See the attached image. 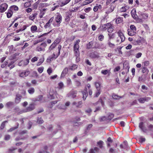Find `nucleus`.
I'll list each match as a JSON object with an SVG mask.
<instances>
[{
	"label": "nucleus",
	"instance_id": "obj_1",
	"mask_svg": "<svg viewBox=\"0 0 153 153\" xmlns=\"http://www.w3.org/2000/svg\"><path fill=\"white\" fill-rule=\"evenodd\" d=\"M80 40L79 39L77 40L74 43L73 47L74 53L75 56H80V52L79 50V45Z\"/></svg>",
	"mask_w": 153,
	"mask_h": 153
},
{
	"label": "nucleus",
	"instance_id": "obj_2",
	"mask_svg": "<svg viewBox=\"0 0 153 153\" xmlns=\"http://www.w3.org/2000/svg\"><path fill=\"white\" fill-rule=\"evenodd\" d=\"M62 16L59 14L55 17V21L53 22L52 25L54 27H59L60 25V23L62 21Z\"/></svg>",
	"mask_w": 153,
	"mask_h": 153
},
{
	"label": "nucleus",
	"instance_id": "obj_3",
	"mask_svg": "<svg viewBox=\"0 0 153 153\" xmlns=\"http://www.w3.org/2000/svg\"><path fill=\"white\" fill-rule=\"evenodd\" d=\"M133 44L135 45H140L141 44L145 43L147 44L146 40L143 37H140L137 40H134L133 42Z\"/></svg>",
	"mask_w": 153,
	"mask_h": 153
},
{
	"label": "nucleus",
	"instance_id": "obj_4",
	"mask_svg": "<svg viewBox=\"0 0 153 153\" xmlns=\"http://www.w3.org/2000/svg\"><path fill=\"white\" fill-rule=\"evenodd\" d=\"M47 45L45 42L42 43L40 45L37 46L36 48V51H44Z\"/></svg>",
	"mask_w": 153,
	"mask_h": 153
},
{
	"label": "nucleus",
	"instance_id": "obj_5",
	"mask_svg": "<svg viewBox=\"0 0 153 153\" xmlns=\"http://www.w3.org/2000/svg\"><path fill=\"white\" fill-rule=\"evenodd\" d=\"M89 56L92 59H98L100 57L99 53L96 51L91 53L89 54Z\"/></svg>",
	"mask_w": 153,
	"mask_h": 153
},
{
	"label": "nucleus",
	"instance_id": "obj_6",
	"mask_svg": "<svg viewBox=\"0 0 153 153\" xmlns=\"http://www.w3.org/2000/svg\"><path fill=\"white\" fill-rule=\"evenodd\" d=\"M8 7L7 4L5 3L2 4L0 5L1 13H3L5 11Z\"/></svg>",
	"mask_w": 153,
	"mask_h": 153
},
{
	"label": "nucleus",
	"instance_id": "obj_7",
	"mask_svg": "<svg viewBox=\"0 0 153 153\" xmlns=\"http://www.w3.org/2000/svg\"><path fill=\"white\" fill-rule=\"evenodd\" d=\"M106 26H108L107 30L109 33H111L114 29V27L113 25L110 23H106Z\"/></svg>",
	"mask_w": 153,
	"mask_h": 153
},
{
	"label": "nucleus",
	"instance_id": "obj_8",
	"mask_svg": "<svg viewBox=\"0 0 153 153\" xmlns=\"http://www.w3.org/2000/svg\"><path fill=\"white\" fill-rule=\"evenodd\" d=\"M30 73V71H23L20 72L19 75L20 77H24L29 75Z\"/></svg>",
	"mask_w": 153,
	"mask_h": 153
},
{
	"label": "nucleus",
	"instance_id": "obj_9",
	"mask_svg": "<svg viewBox=\"0 0 153 153\" xmlns=\"http://www.w3.org/2000/svg\"><path fill=\"white\" fill-rule=\"evenodd\" d=\"M35 108L34 104L33 103H31L25 109V111L24 112H27L31 111L33 110Z\"/></svg>",
	"mask_w": 153,
	"mask_h": 153
},
{
	"label": "nucleus",
	"instance_id": "obj_10",
	"mask_svg": "<svg viewBox=\"0 0 153 153\" xmlns=\"http://www.w3.org/2000/svg\"><path fill=\"white\" fill-rule=\"evenodd\" d=\"M150 100V97H147L143 98H140L138 99V101L140 103H144L145 101H148Z\"/></svg>",
	"mask_w": 153,
	"mask_h": 153
},
{
	"label": "nucleus",
	"instance_id": "obj_11",
	"mask_svg": "<svg viewBox=\"0 0 153 153\" xmlns=\"http://www.w3.org/2000/svg\"><path fill=\"white\" fill-rule=\"evenodd\" d=\"M54 20V17H51L48 21V22L44 26L45 28L47 29L50 27L51 25V23L53 22Z\"/></svg>",
	"mask_w": 153,
	"mask_h": 153
},
{
	"label": "nucleus",
	"instance_id": "obj_12",
	"mask_svg": "<svg viewBox=\"0 0 153 153\" xmlns=\"http://www.w3.org/2000/svg\"><path fill=\"white\" fill-rule=\"evenodd\" d=\"M117 34L121 39V42H124L125 40V37L121 31L120 30H119L117 32Z\"/></svg>",
	"mask_w": 153,
	"mask_h": 153
},
{
	"label": "nucleus",
	"instance_id": "obj_13",
	"mask_svg": "<svg viewBox=\"0 0 153 153\" xmlns=\"http://www.w3.org/2000/svg\"><path fill=\"white\" fill-rule=\"evenodd\" d=\"M82 101H80L77 102H74L72 105H75L76 107L77 108H81L82 106Z\"/></svg>",
	"mask_w": 153,
	"mask_h": 153
},
{
	"label": "nucleus",
	"instance_id": "obj_14",
	"mask_svg": "<svg viewBox=\"0 0 153 153\" xmlns=\"http://www.w3.org/2000/svg\"><path fill=\"white\" fill-rule=\"evenodd\" d=\"M102 7L101 5L99 4H97L93 8V10L95 12L97 11L98 10H101Z\"/></svg>",
	"mask_w": 153,
	"mask_h": 153
},
{
	"label": "nucleus",
	"instance_id": "obj_15",
	"mask_svg": "<svg viewBox=\"0 0 153 153\" xmlns=\"http://www.w3.org/2000/svg\"><path fill=\"white\" fill-rule=\"evenodd\" d=\"M68 71V68L67 67H65L64 68L62 72L60 78H62L64 77L67 74Z\"/></svg>",
	"mask_w": 153,
	"mask_h": 153
},
{
	"label": "nucleus",
	"instance_id": "obj_16",
	"mask_svg": "<svg viewBox=\"0 0 153 153\" xmlns=\"http://www.w3.org/2000/svg\"><path fill=\"white\" fill-rule=\"evenodd\" d=\"M72 16V14L71 12H68L66 13L65 20L66 22H69L70 18Z\"/></svg>",
	"mask_w": 153,
	"mask_h": 153
},
{
	"label": "nucleus",
	"instance_id": "obj_17",
	"mask_svg": "<svg viewBox=\"0 0 153 153\" xmlns=\"http://www.w3.org/2000/svg\"><path fill=\"white\" fill-rule=\"evenodd\" d=\"M99 149L98 148L95 147L94 149H91L88 153H96L99 152Z\"/></svg>",
	"mask_w": 153,
	"mask_h": 153
},
{
	"label": "nucleus",
	"instance_id": "obj_18",
	"mask_svg": "<svg viewBox=\"0 0 153 153\" xmlns=\"http://www.w3.org/2000/svg\"><path fill=\"white\" fill-rule=\"evenodd\" d=\"M82 93L83 94L82 98L84 100H85L88 95L87 88H86L84 91L82 92Z\"/></svg>",
	"mask_w": 153,
	"mask_h": 153
},
{
	"label": "nucleus",
	"instance_id": "obj_19",
	"mask_svg": "<svg viewBox=\"0 0 153 153\" xmlns=\"http://www.w3.org/2000/svg\"><path fill=\"white\" fill-rule=\"evenodd\" d=\"M115 8V6L113 5H110V7L108 9L106 12V14H109L112 12Z\"/></svg>",
	"mask_w": 153,
	"mask_h": 153
},
{
	"label": "nucleus",
	"instance_id": "obj_20",
	"mask_svg": "<svg viewBox=\"0 0 153 153\" xmlns=\"http://www.w3.org/2000/svg\"><path fill=\"white\" fill-rule=\"evenodd\" d=\"M139 127L144 132H146L147 131V129L144 127V124L143 122H140L139 123Z\"/></svg>",
	"mask_w": 153,
	"mask_h": 153
},
{
	"label": "nucleus",
	"instance_id": "obj_21",
	"mask_svg": "<svg viewBox=\"0 0 153 153\" xmlns=\"http://www.w3.org/2000/svg\"><path fill=\"white\" fill-rule=\"evenodd\" d=\"M131 14L132 17L134 19H136L137 18V16L136 14V10L133 9L131 11Z\"/></svg>",
	"mask_w": 153,
	"mask_h": 153
},
{
	"label": "nucleus",
	"instance_id": "obj_22",
	"mask_svg": "<svg viewBox=\"0 0 153 153\" xmlns=\"http://www.w3.org/2000/svg\"><path fill=\"white\" fill-rule=\"evenodd\" d=\"M128 35L130 36H134L136 34V33L135 31L131 30V29H128Z\"/></svg>",
	"mask_w": 153,
	"mask_h": 153
},
{
	"label": "nucleus",
	"instance_id": "obj_23",
	"mask_svg": "<svg viewBox=\"0 0 153 153\" xmlns=\"http://www.w3.org/2000/svg\"><path fill=\"white\" fill-rule=\"evenodd\" d=\"M22 97V96L21 95L17 94L15 100V102L16 103H19L20 102Z\"/></svg>",
	"mask_w": 153,
	"mask_h": 153
},
{
	"label": "nucleus",
	"instance_id": "obj_24",
	"mask_svg": "<svg viewBox=\"0 0 153 153\" xmlns=\"http://www.w3.org/2000/svg\"><path fill=\"white\" fill-rule=\"evenodd\" d=\"M94 85L97 90H101V84L99 82H94Z\"/></svg>",
	"mask_w": 153,
	"mask_h": 153
},
{
	"label": "nucleus",
	"instance_id": "obj_25",
	"mask_svg": "<svg viewBox=\"0 0 153 153\" xmlns=\"http://www.w3.org/2000/svg\"><path fill=\"white\" fill-rule=\"evenodd\" d=\"M77 93V91H71L70 93V95L73 98H74L76 97Z\"/></svg>",
	"mask_w": 153,
	"mask_h": 153
},
{
	"label": "nucleus",
	"instance_id": "obj_26",
	"mask_svg": "<svg viewBox=\"0 0 153 153\" xmlns=\"http://www.w3.org/2000/svg\"><path fill=\"white\" fill-rule=\"evenodd\" d=\"M142 71L143 73H145L147 74L149 72L148 69L145 67H142L141 68Z\"/></svg>",
	"mask_w": 153,
	"mask_h": 153
},
{
	"label": "nucleus",
	"instance_id": "obj_27",
	"mask_svg": "<svg viewBox=\"0 0 153 153\" xmlns=\"http://www.w3.org/2000/svg\"><path fill=\"white\" fill-rule=\"evenodd\" d=\"M37 15V13H35L32 14L29 16V19L30 20L33 21L36 17Z\"/></svg>",
	"mask_w": 153,
	"mask_h": 153
},
{
	"label": "nucleus",
	"instance_id": "obj_28",
	"mask_svg": "<svg viewBox=\"0 0 153 153\" xmlns=\"http://www.w3.org/2000/svg\"><path fill=\"white\" fill-rule=\"evenodd\" d=\"M140 17L144 19H147L148 18V15L146 13H142L141 12V14L139 16Z\"/></svg>",
	"mask_w": 153,
	"mask_h": 153
},
{
	"label": "nucleus",
	"instance_id": "obj_29",
	"mask_svg": "<svg viewBox=\"0 0 153 153\" xmlns=\"http://www.w3.org/2000/svg\"><path fill=\"white\" fill-rule=\"evenodd\" d=\"M37 29V27L36 25H32L30 27L31 31L33 33L36 32Z\"/></svg>",
	"mask_w": 153,
	"mask_h": 153
},
{
	"label": "nucleus",
	"instance_id": "obj_30",
	"mask_svg": "<svg viewBox=\"0 0 153 153\" xmlns=\"http://www.w3.org/2000/svg\"><path fill=\"white\" fill-rule=\"evenodd\" d=\"M110 73V70H102L101 71V74L104 75L108 74V75H109Z\"/></svg>",
	"mask_w": 153,
	"mask_h": 153
},
{
	"label": "nucleus",
	"instance_id": "obj_31",
	"mask_svg": "<svg viewBox=\"0 0 153 153\" xmlns=\"http://www.w3.org/2000/svg\"><path fill=\"white\" fill-rule=\"evenodd\" d=\"M13 14V11L11 10H8L7 12V17L8 18H9L12 16Z\"/></svg>",
	"mask_w": 153,
	"mask_h": 153
},
{
	"label": "nucleus",
	"instance_id": "obj_32",
	"mask_svg": "<svg viewBox=\"0 0 153 153\" xmlns=\"http://www.w3.org/2000/svg\"><path fill=\"white\" fill-rule=\"evenodd\" d=\"M112 97L113 98L114 100L119 99L120 98H122V97L119 96L114 93H113L112 94Z\"/></svg>",
	"mask_w": 153,
	"mask_h": 153
},
{
	"label": "nucleus",
	"instance_id": "obj_33",
	"mask_svg": "<svg viewBox=\"0 0 153 153\" xmlns=\"http://www.w3.org/2000/svg\"><path fill=\"white\" fill-rule=\"evenodd\" d=\"M18 9L19 8L16 5H13L10 7V10H11L12 11H17Z\"/></svg>",
	"mask_w": 153,
	"mask_h": 153
},
{
	"label": "nucleus",
	"instance_id": "obj_34",
	"mask_svg": "<svg viewBox=\"0 0 153 153\" xmlns=\"http://www.w3.org/2000/svg\"><path fill=\"white\" fill-rule=\"evenodd\" d=\"M78 67V65L75 64H73L70 67L69 69L72 71H74L77 69Z\"/></svg>",
	"mask_w": 153,
	"mask_h": 153
},
{
	"label": "nucleus",
	"instance_id": "obj_35",
	"mask_svg": "<svg viewBox=\"0 0 153 153\" xmlns=\"http://www.w3.org/2000/svg\"><path fill=\"white\" fill-rule=\"evenodd\" d=\"M103 142L102 140H100L97 142V146L100 149H102L103 148Z\"/></svg>",
	"mask_w": 153,
	"mask_h": 153
},
{
	"label": "nucleus",
	"instance_id": "obj_36",
	"mask_svg": "<svg viewBox=\"0 0 153 153\" xmlns=\"http://www.w3.org/2000/svg\"><path fill=\"white\" fill-rule=\"evenodd\" d=\"M16 125H17L16 126H15V127L11 128H10L8 130V131H9V132H11V131L14 130L16 129L17 128H18V127H19V124L18 123H16Z\"/></svg>",
	"mask_w": 153,
	"mask_h": 153
},
{
	"label": "nucleus",
	"instance_id": "obj_37",
	"mask_svg": "<svg viewBox=\"0 0 153 153\" xmlns=\"http://www.w3.org/2000/svg\"><path fill=\"white\" fill-rule=\"evenodd\" d=\"M8 122L7 121H3L1 125L0 126V129L1 130L3 129L5 127V124L6 123H7Z\"/></svg>",
	"mask_w": 153,
	"mask_h": 153
},
{
	"label": "nucleus",
	"instance_id": "obj_38",
	"mask_svg": "<svg viewBox=\"0 0 153 153\" xmlns=\"http://www.w3.org/2000/svg\"><path fill=\"white\" fill-rule=\"evenodd\" d=\"M71 0H65L64 2H62L60 4V6L62 7L69 3Z\"/></svg>",
	"mask_w": 153,
	"mask_h": 153
},
{
	"label": "nucleus",
	"instance_id": "obj_39",
	"mask_svg": "<svg viewBox=\"0 0 153 153\" xmlns=\"http://www.w3.org/2000/svg\"><path fill=\"white\" fill-rule=\"evenodd\" d=\"M147 130L153 132V125L150 124L147 126Z\"/></svg>",
	"mask_w": 153,
	"mask_h": 153
},
{
	"label": "nucleus",
	"instance_id": "obj_40",
	"mask_svg": "<svg viewBox=\"0 0 153 153\" xmlns=\"http://www.w3.org/2000/svg\"><path fill=\"white\" fill-rule=\"evenodd\" d=\"M14 62H13L11 61L8 64V66L10 68V70L13 68L14 67L15 65L14 64Z\"/></svg>",
	"mask_w": 153,
	"mask_h": 153
},
{
	"label": "nucleus",
	"instance_id": "obj_41",
	"mask_svg": "<svg viewBox=\"0 0 153 153\" xmlns=\"http://www.w3.org/2000/svg\"><path fill=\"white\" fill-rule=\"evenodd\" d=\"M115 34L114 33H108V40H111V39L114 38Z\"/></svg>",
	"mask_w": 153,
	"mask_h": 153
},
{
	"label": "nucleus",
	"instance_id": "obj_42",
	"mask_svg": "<svg viewBox=\"0 0 153 153\" xmlns=\"http://www.w3.org/2000/svg\"><path fill=\"white\" fill-rule=\"evenodd\" d=\"M129 7L128 6H126L124 7H122L121 8V10L122 12H125L126 11V10L129 9Z\"/></svg>",
	"mask_w": 153,
	"mask_h": 153
},
{
	"label": "nucleus",
	"instance_id": "obj_43",
	"mask_svg": "<svg viewBox=\"0 0 153 153\" xmlns=\"http://www.w3.org/2000/svg\"><path fill=\"white\" fill-rule=\"evenodd\" d=\"M61 39V38L59 37L55 40L53 43L56 45L60 42Z\"/></svg>",
	"mask_w": 153,
	"mask_h": 153
},
{
	"label": "nucleus",
	"instance_id": "obj_44",
	"mask_svg": "<svg viewBox=\"0 0 153 153\" xmlns=\"http://www.w3.org/2000/svg\"><path fill=\"white\" fill-rule=\"evenodd\" d=\"M28 92L29 94H32L35 92V89L33 88H30L28 90Z\"/></svg>",
	"mask_w": 153,
	"mask_h": 153
},
{
	"label": "nucleus",
	"instance_id": "obj_45",
	"mask_svg": "<svg viewBox=\"0 0 153 153\" xmlns=\"http://www.w3.org/2000/svg\"><path fill=\"white\" fill-rule=\"evenodd\" d=\"M58 107L59 108L64 110H65L67 108L64 105L62 104H59L58 106Z\"/></svg>",
	"mask_w": 153,
	"mask_h": 153
},
{
	"label": "nucleus",
	"instance_id": "obj_46",
	"mask_svg": "<svg viewBox=\"0 0 153 153\" xmlns=\"http://www.w3.org/2000/svg\"><path fill=\"white\" fill-rule=\"evenodd\" d=\"M123 21V18L121 17H118L116 20V23L117 24H119L121 23Z\"/></svg>",
	"mask_w": 153,
	"mask_h": 153
},
{
	"label": "nucleus",
	"instance_id": "obj_47",
	"mask_svg": "<svg viewBox=\"0 0 153 153\" xmlns=\"http://www.w3.org/2000/svg\"><path fill=\"white\" fill-rule=\"evenodd\" d=\"M108 45L109 47L111 48H114L115 46V45L114 44L111 43V40H108Z\"/></svg>",
	"mask_w": 153,
	"mask_h": 153
},
{
	"label": "nucleus",
	"instance_id": "obj_48",
	"mask_svg": "<svg viewBox=\"0 0 153 153\" xmlns=\"http://www.w3.org/2000/svg\"><path fill=\"white\" fill-rule=\"evenodd\" d=\"M58 88L59 89H61L63 88L64 85L63 83L62 82L59 83Z\"/></svg>",
	"mask_w": 153,
	"mask_h": 153
},
{
	"label": "nucleus",
	"instance_id": "obj_49",
	"mask_svg": "<svg viewBox=\"0 0 153 153\" xmlns=\"http://www.w3.org/2000/svg\"><path fill=\"white\" fill-rule=\"evenodd\" d=\"M141 88L143 90H145L146 91H145L143 92L144 93H146L147 92V91L148 89V88L147 87H146L144 85H143L141 86Z\"/></svg>",
	"mask_w": 153,
	"mask_h": 153
},
{
	"label": "nucleus",
	"instance_id": "obj_50",
	"mask_svg": "<svg viewBox=\"0 0 153 153\" xmlns=\"http://www.w3.org/2000/svg\"><path fill=\"white\" fill-rule=\"evenodd\" d=\"M13 102H7L6 104V106L7 107L9 108L13 105Z\"/></svg>",
	"mask_w": 153,
	"mask_h": 153
},
{
	"label": "nucleus",
	"instance_id": "obj_51",
	"mask_svg": "<svg viewBox=\"0 0 153 153\" xmlns=\"http://www.w3.org/2000/svg\"><path fill=\"white\" fill-rule=\"evenodd\" d=\"M90 4L88 0H85L81 3V6H83Z\"/></svg>",
	"mask_w": 153,
	"mask_h": 153
},
{
	"label": "nucleus",
	"instance_id": "obj_52",
	"mask_svg": "<svg viewBox=\"0 0 153 153\" xmlns=\"http://www.w3.org/2000/svg\"><path fill=\"white\" fill-rule=\"evenodd\" d=\"M56 45L53 43L49 47V50H51L55 48L56 46Z\"/></svg>",
	"mask_w": 153,
	"mask_h": 153
},
{
	"label": "nucleus",
	"instance_id": "obj_53",
	"mask_svg": "<svg viewBox=\"0 0 153 153\" xmlns=\"http://www.w3.org/2000/svg\"><path fill=\"white\" fill-rule=\"evenodd\" d=\"M100 102L101 103V105L102 106H103L104 105V102H103V100H102V98H100L99 99V100L98 101L95 103V104L96 105L97 104L98 102Z\"/></svg>",
	"mask_w": 153,
	"mask_h": 153
},
{
	"label": "nucleus",
	"instance_id": "obj_54",
	"mask_svg": "<svg viewBox=\"0 0 153 153\" xmlns=\"http://www.w3.org/2000/svg\"><path fill=\"white\" fill-rule=\"evenodd\" d=\"M101 93V90H97L94 94V97H98Z\"/></svg>",
	"mask_w": 153,
	"mask_h": 153
},
{
	"label": "nucleus",
	"instance_id": "obj_55",
	"mask_svg": "<svg viewBox=\"0 0 153 153\" xmlns=\"http://www.w3.org/2000/svg\"><path fill=\"white\" fill-rule=\"evenodd\" d=\"M44 69V68L43 67H41L38 68L37 69V70L41 74L42 73Z\"/></svg>",
	"mask_w": 153,
	"mask_h": 153
},
{
	"label": "nucleus",
	"instance_id": "obj_56",
	"mask_svg": "<svg viewBox=\"0 0 153 153\" xmlns=\"http://www.w3.org/2000/svg\"><path fill=\"white\" fill-rule=\"evenodd\" d=\"M53 72L52 68L51 67L49 68L47 70V72L49 75H50Z\"/></svg>",
	"mask_w": 153,
	"mask_h": 153
},
{
	"label": "nucleus",
	"instance_id": "obj_57",
	"mask_svg": "<svg viewBox=\"0 0 153 153\" xmlns=\"http://www.w3.org/2000/svg\"><path fill=\"white\" fill-rule=\"evenodd\" d=\"M44 60L43 58L40 59L39 60V62H38L37 65V66L40 65L41 64H42L44 62Z\"/></svg>",
	"mask_w": 153,
	"mask_h": 153
},
{
	"label": "nucleus",
	"instance_id": "obj_58",
	"mask_svg": "<svg viewBox=\"0 0 153 153\" xmlns=\"http://www.w3.org/2000/svg\"><path fill=\"white\" fill-rule=\"evenodd\" d=\"M123 65L124 67L125 68L127 69L128 71L130 68L129 64L128 63H125Z\"/></svg>",
	"mask_w": 153,
	"mask_h": 153
},
{
	"label": "nucleus",
	"instance_id": "obj_59",
	"mask_svg": "<svg viewBox=\"0 0 153 153\" xmlns=\"http://www.w3.org/2000/svg\"><path fill=\"white\" fill-rule=\"evenodd\" d=\"M54 59L53 57L49 56L47 59V61L48 62L50 63L51 61Z\"/></svg>",
	"mask_w": 153,
	"mask_h": 153
},
{
	"label": "nucleus",
	"instance_id": "obj_60",
	"mask_svg": "<svg viewBox=\"0 0 153 153\" xmlns=\"http://www.w3.org/2000/svg\"><path fill=\"white\" fill-rule=\"evenodd\" d=\"M114 114L112 113H110L109 114L108 116V119L109 120H111L114 117Z\"/></svg>",
	"mask_w": 153,
	"mask_h": 153
},
{
	"label": "nucleus",
	"instance_id": "obj_61",
	"mask_svg": "<svg viewBox=\"0 0 153 153\" xmlns=\"http://www.w3.org/2000/svg\"><path fill=\"white\" fill-rule=\"evenodd\" d=\"M92 10L91 7H88L85 8L84 10L85 12L86 13L89 12Z\"/></svg>",
	"mask_w": 153,
	"mask_h": 153
},
{
	"label": "nucleus",
	"instance_id": "obj_62",
	"mask_svg": "<svg viewBox=\"0 0 153 153\" xmlns=\"http://www.w3.org/2000/svg\"><path fill=\"white\" fill-rule=\"evenodd\" d=\"M145 138L144 137H141L139 139V142L142 143L145 141Z\"/></svg>",
	"mask_w": 153,
	"mask_h": 153
},
{
	"label": "nucleus",
	"instance_id": "obj_63",
	"mask_svg": "<svg viewBox=\"0 0 153 153\" xmlns=\"http://www.w3.org/2000/svg\"><path fill=\"white\" fill-rule=\"evenodd\" d=\"M106 24H104L102 26V28L103 30H105L106 29H107L108 26H106Z\"/></svg>",
	"mask_w": 153,
	"mask_h": 153
},
{
	"label": "nucleus",
	"instance_id": "obj_64",
	"mask_svg": "<svg viewBox=\"0 0 153 153\" xmlns=\"http://www.w3.org/2000/svg\"><path fill=\"white\" fill-rule=\"evenodd\" d=\"M143 63L144 64V67H146L148 66L149 65V62L148 61H144L143 62Z\"/></svg>",
	"mask_w": 153,
	"mask_h": 153
}]
</instances>
